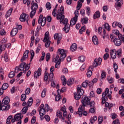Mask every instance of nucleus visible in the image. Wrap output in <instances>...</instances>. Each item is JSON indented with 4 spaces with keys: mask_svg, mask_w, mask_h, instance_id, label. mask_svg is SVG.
<instances>
[{
    "mask_svg": "<svg viewBox=\"0 0 124 124\" xmlns=\"http://www.w3.org/2000/svg\"><path fill=\"white\" fill-rule=\"evenodd\" d=\"M81 23L82 24V25L88 24V18L86 16L84 18H81Z\"/></svg>",
    "mask_w": 124,
    "mask_h": 124,
    "instance_id": "35",
    "label": "nucleus"
},
{
    "mask_svg": "<svg viewBox=\"0 0 124 124\" xmlns=\"http://www.w3.org/2000/svg\"><path fill=\"white\" fill-rule=\"evenodd\" d=\"M27 99V95L26 94H22L21 96V101H25Z\"/></svg>",
    "mask_w": 124,
    "mask_h": 124,
    "instance_id": "52",
    "label": "nucleus"
},
{
    "mask_svg": "<svg viewBox=\"0 0 124 124\" xmlns=\"http://www.w3.org/2000/svg\"><path fill=\"white\" fill-rule=\"evenodd\" d=\"M110 55L111 59L115 60L117 58V50L115 49H112L110 51Z\"/></svg>",
    "mask_w": 124,
    "mask_h": 124,
    "instance_id": "14",
    "label": "nucleus"
},
{
    "mask_svg": "<svg viewBox=\"0 0 124 124\" xmlns=\"http://www.w3.org/2000/svg\"><path fill=\"white\" fill-rule=\"evenodd\" d=\"M92 41L94 44V45H98V39H97V37L96 36H93L92 37Z\"/></svg>",
    "mask_w": 124,
    "mask_h": 124,
    "instance_id": "27",
    "label": "nucleus"
},
{
    "mask_svg": "<svg viewBox=\"0 0 124 124\" xmlns=\"http://www.w3.org/2000/svg\"><path fill=\"white\" fill-rule=\"evenodd\" d=\"M77 93H78V94H80V95H83L84 94V90L82 89V86L81 85H78L77 86Z\"/></svg>",
    "mask_w": 124,
    "mask_h": 124,
    "instance_id": "20",
    "label": "nucleus"
},
{
    "mask_svg": "<svg viewBox=\"0 0 124 124\" xmlns=\"http://www.w3.org/2000/svg\"><path fill=\"white\" fill-rule=\"evenodd\" d=\"M70 30V25L69 24H66L65 25L64 27L63 28V31H65V32L67 33Z\"/></svg>",
    "mask_w": 124,
    "mask_h": 124,
    "instance_id": "25",
    "label": "nucleus"
},
{
    "mask_svg": "<svg viewBox=\"0 0 124 124\" xmlns=\"http://www.w3.org/2000/svg\"><path fill=\"white\" fill-rule=\"evenodd\" d=\"M14 119H15L16 122L22 121V119H23V115L21 113H17L15 115Z\"/></svg>",
    "mask_w": 124,
    "mask_h": 124,
    "instance_id": "17",
    "label": "nucleus"
},
{
    "mask_svg": "<svg viewBox=\"0 0 124 124\" xmlns=\"http://www.w3.org/2000/svg\"><path fill=\"white\" fill-rule=\"evenodd\" d=\"M10 102V99L8 97H5L2 101V104L7 105Z\"/></svg>",
    "mask_w": 124,
    "mask_h": 124,
    "instance_id": "21",
    "label": "nucleus"
},
{
    "mask_svg": "<svg viewBox=\"0 0 124 124\" xmlns=\"http://www.w3.org/2000/svg\"><path fill=\"white\" fill-rule=\"evenodd\" d=\"M44 118H45V119H46V122H50V116H49V115H46L45 116Z\"/></svg>",
    "mask_w": 124,
    "mask_h": 124,
    "instance_id": "64",
    "label": "nucleus"
},
{
    "mask_svg": "<svg viewBox=\"0 0 124 124\" xmlns=\"http://www.w3.org/2000/svg\"><path fill=\"white\" fill-rule=\"evenodd\" d=\"M114 43L116 46H121L122 44V41L119 39H114Z\"/></svg>",
    "mask_w": 124,
    "mask_h": 124,
    "instance_id": "26",
    "label": "nucleus"
},
{
    "mask_svg": "<svg viewBox=\"0 0 124 124\" xmlns=\"http://www.w3.org/2000/svg\"><path fill=\"white\" fill-rule=\"evenodd\" d=\"M85 107L84 106L83 108V106H79L78 108V111L77 112V114H79V116L80 117L82 116V115H83L84 116H87L88 113H87V111H85Z\"/></svg>",
    "mask_w": 124,
    "mask_h": 124,
    "instance_id": "7",
    "label": "nucleus"
},
{
    "mask_svg": "<svg viewBox=\"0 0 124 124\" xmlns=\"http://www.w3.org/2000/svg\"><path fill=\"white\" fill-rule=\"evenodd\" d=\"M62 61L63 62V59L62 58H61L59 55H57L55 59H54L53 62H58V63H60Z\"/></svg>",
    "mask_w": 124,
    "mask_h": 124,
    "instance_id": "23",
    "label": "nucleus"
},
{
    "mask_svg": "<svg viewBox=\"0 0 124 124\" xmlns=\"http://www.w3.org/2000/svg\"><path fill=\"white\" fill-rule=\"evenodd\" d=\"M50 57H51V54L49 53H46V62H48L50 60Z\"/></svg>",
    "mask_w": 124,
    "mask_h": 124,
    "instance_id": "58",
    "label": "nucleus"
},
{
    "mask_svg": "<svg viewBox=\"0 0 124 124\" xmlns=\"http://www.w3.org/2000/svg\"><path fill=\"white\" fill-rule=\"evenodd\" d=\"M122 4H123V2L122 1H117L115 4V8H116V9H119L122 7Z\"/></svg>",
    "mask_w": 124,
    "mask_h": 124,
    "instance_id": "30",
    "label": "nucleus"
},
{
    "mask_svg": "<svg viewBox=\"0 0 124 124\" xmlns=\"http://www.w3.org/2000/svg\"><path fill=\"white\" fill-rule=\"evenodd\" d=\"M44 109L47 111L48 112V111H50V112H52V111H53V109H50V107H49V105H48V104H46L45 105V108Z\"/></svg>",
    "mask_w": 124,
    "mask_h": 124,
    "instance_id": "39",
    "label": "nucleus"
},
{
    "mask_svg": "<svg viewBox=\"0 0 124 124\" xmlns=\"http://www.w3.org/2000/svg\"><path fill=\"white\" fill-rule=\"evenodd\" d=\"M12 11H13V8H11L8 11H7L6 14V17L8 18V17L10 16L11 14L12 13Z\"/></svg>",
    "mask_w": 124,
    "mask_h": 124,
    "instance_id": "31",
    "label": "nucleus"
},
{
    "mask_svg": "<svg viewBox=\"0 0 124 124\" xmlns=\"http://www.w3.org/2000/svg\"><path fill=\"white\" fill-rule=\"evenodd\" d=\"M61 80L62 81V84L63 86H65L66 85V78H65V77L64 76H62L61 77Z\"/></svg>",
    "mask_w": 124,
    "mask_h": 124,
    "instance_id": "32",
    "label": "nucleus"
},
{
    "mask_svg": "<svg viewBox=\"0 0 124 124\" xmlns=\"http://www.w3.org/2000/svg\"><path fill=\"white\" fill-rule=\"evenodd\" d=\"M45 44V46L46 48H48V47L50 46V44H51V41L50 40L46 41Z\"/></svg>",
    "mask_w": 124,
    "mask_h": 124,
    "instance_id": "56",
    "label": "nucleus"
},
{
    "mask_svg": "<svg viewBox=\"0 0 124 124\" xmlns=\"http://www.w3.org/2000/svg\"><path fill=\"white\" fill-rule=\"evenodd\" d=\"M47 92V89L46 88L44 89L42 93H41V96L42 97H45L46 96V93Z\"/></svg>",
    "mask_w": 124,
    "mask_h": 124,
    "instance_id": "45",
    "label": "nucleus"
},
{
    "mask_svg": "<svg viewBox=\"0 0 124 124\" xmlns=\"http://www.w3.org/2000/svg\"><path fill=\"white\" fill-rule=\"evenodd\" d=\"M62 35L58 33H55L54 34V39L57 40V45H59L60 44V42L61 40H62Z\"/></svg>",
    "mask_w": 124,
    "mask_h": 124,
    "instance_id": "15",
    "label": "nucleus"
},
{
    "mask_svg": "<svg viewBox=\"0 0 124 124\" xmlns=\"http://www.w3.org/2000/svg\"><path fill=\"white\" fill-rule=\"evenodd\" d=\"M13 116L12 115H10L9 116H8V117L7 119V121L6 123H7V124H10V120H11V119H13Z\"/></svg>",
    "mask_w": 124,
    "mask_h": 124,
    "instance_id": "55",
    "label": "nucleus"
},
{
    "mask_svg": "<svg viewBox=\"0 0 124 124\" xmlns=\"http://www.w3.org/2000/svg\"><path fill=\"white\" fill-rule=\"evenodd\" d=\"M8 87H9L8 84L5 83L2 85L1 89L2 90H4L5 91V90H6L7 88H8Z\"/></svg>",
    "mask_w": 124,
    "mask_h": 124,
    "instance_id": "48",
    "label": "nucleus"
},
{
    "mask_svg": "<svg viewBox=\"0 0 124 124\" xmlns=\"http://www.w3.org/2000/svg\"><path fill=\"white\" fill-rule=\"evenodd\" d=\"M29 15L27 14H22L20 15L19 19L21 22H25V21L28 22V21H29Z\"/></svg>",
    "mask_w": 124,
    "mask_h": 124,
    "instance_id": "10",
    "label": "nucleus"
},
{
    "mask_svg": "<svg viewBox=\"0 0 124 124\" xmlns=\"http://www.w3.org/2000/svg\"><path fill=\"white\" fill-rule=\"evenodd\" d=\"M118 38L120 40L122 41L123 43H124V35H122L121 34H119L118 35Z\"/></svg>",
    "mask_w": 124,
    "mask_h": 124,
    "instance_id": "51",
    "label": "nucleus"
},
{
    "mask_svg": "<svg viewBox=\"0 0 124 124\" xmlns=\"http://www.w3.org/2000/svg\"><path fill=\"white\" fill-rule=\"evenodd\" d=\"M100 17V13L99 12V11H96L93 16V18L94 20H95V19H97V18H99Z\"/></svg>",
    "mask_w": 124,
    "mask_h": 124,
    "instance_id": "28",
    "label": "nucleus"
},
{
    "mask_svg": "<svg viewBox=\"0 0 124 124\" xmlns=\"http://www.w3.org/2000/svg\"><path fill=\"white\" fill-rule=\"evenodd\" d=\"M113 68L114 69V72L117 73V69H118V65L116 63H113Z\"/></svg>",
    "mask_w": 124,
    "mask_h": 124,
    "instance_id": "60",
    "label": "nucleus"
},
{
    "mask_svg": "<svg viewBox=\"0 0 124 124\" xmlns=\"http://www.w3.org/2000/svg\"><path fill=\"white\" fill-rule=\"evenodd\" d=\"M6 47V46L5 45V44L0 45V53H1L2 51H4V50H5Z\"/></svg>",
    "mask_w": 124,
    "mask_h": 124,
    "instance_id": "40",
    "label": "nucleus"
},
{
    "mask_svg": "<svg viewBox=\"0 0 124 124\" xmlns=\"http://www.w3.org/2000/svg\"><path fill=\"white\" fill-rule=\"evenodd\" d=\"M44 81H45L46 85H48L50 83V77L49 73L48 72L45 71V78Z\"/></svg>",
    "mask_w": 124,
    "mask_h": 124,
    "instance_id": "16",
    "label": "nucleus"
},
{
    "mask_svg": "<svg viewBox=\"0 0 124 124\" xmlns=\"http://www.w3.org/2000/svg\"><path fill=\"white\" fill-rule=\"evenodd\" d=\"M28 108H29L28 107H24L22 109V114H26V113H27V111H28Z\"/></svg>",
    "mask_w": 124,
    "mask_h": 124,
    "instance_id": "50",
    "label": "nucleus"
},
{
    "mask_svg": "<svg viewBox=\"0 0 124 124\" xmlns=\"http://www.w3.org/2000/svg\"><path fill=\"white\" fill-rule=\"evenodd\" d=\"M17 33H18V29L14 28L11 31L10 35L11 36H15Z\"/></svg>",
    "mask_w": 124,
    "mask_h": 124,
    "instance_id": "24",
    "label": "nucleus"
},
{
    "mask_svg": "<svg viewBox=\"0 0 124 124\" xmlns=\"http://www.w3.org/2000/svg\"><path fill=\"white\" fill-rule=\"evenodd\" d=\"M77 49V45L75 43L73 44L70 47V50L72 52H75Z\"/></svg>",
    "mask_w": 124,
    "mask_h": 124,
    "instance_id": "29",
    "label": "nucleus"
},
{
    "mask_svg": "<svg viewBox=\"0 0 124 124\" xmlns=\"http://www.w3.org/2000/svg\"><path fill=\"white\" fill-rule=\"evenodd\" d=\"M32 98L30 97L28 100V102L27 103V104L29 107H31V104H32Z\"/></svg>",
    "mask_w": 124,
    "mask_h": 124,
    "instance_id": "41",
    "label": "nucleus"
},
{
    "mask_svg": "<svg viewBox=\"0 0 124 124\" xmlns=\"http://www.w3.org/2000/svg\"><path fill=\"white\" fill-rule=\"evenodd\" d=\"M82 7V3L78 1V5L77 6V10L75 11V17H74L70 21V26L71 27H73L74 26L75 24H76V22H77L78 20V16H79V11Z\"/></svg>",
    "mask_w": 124,
    "mask_h": 124,
    "instance_id": "1",
    "label": "nucleus"
},
{
    "mask_svg": "<svg viewBox=\"0 0 124 124\" xmlns=\"http://www.w3.org/2000/svg\"><path fill=\"white\" fill-rule=\"evenodd\" d=\"M103 27H104L108 31H110L111 30V28L108 23H105V24L103 25Z\"/></svg>",
    "mask_w": 124,
    "mask_h": 124,
    "instance_id": "42",
    "label": "nucleus"
},
{
    "mask_svg": "<svg viewBox=\"0 0 124 124\" xmlns=\"http://www.w3.org/2000/svg\"><path fill=\"white\" fill-rule=\"evenodd\" d=\"M15 76V73L13 71L11 72L8 75L9 78H13Z\"/></svg>",
    "mask_w": 124,
    "mask_h": 124,
    "instance_id": "53",
    "label": "nucleus"
},
{
    "mask_svg": "<svg viewBox=\"0 0 124 124\" xmlns=\"http://www.w3.org/2000/svg\"><path fill=\"white\" fill-rule=\"evenodd\" d=\"M41 68H39L37 71L34 72V77L35 79H37V78L41 75Z\"/></svg>",
    "mask_w": 124,
    "mask_h": 124,
    "instance_id": "19",
    "label": "nucleus"
},
{
    "mask_svg": "<svg viewBox=\"0 0 124 124\" xmlns=\"http://www.w3.org/2000/svg\"><path fill=\"white\" fill-rule=\"evenodd\" d=\"M117 55L118 58H121L122 57V48L118 49L116 51Z\"/></svg>",
    "mask_w": 124,
    "mask_h": 124,
    "instance_id": "46",
    "label": "nucleus"
},
{
    "mask_svg": "<svg viewBox=\"0 0 124 124\" xmlns=\"http://www.w3.org/2000/svg\"><path fill=\"white\" fill-rule=\"evenodd\" d=\"M33 8V10H35L36 11L37 8H38V5L36 3H33L31 7V10H32V8Z\"/></svg>",
    "mask_w": 124,
    "mask_h": 124,
    "instance_id": "33",
    "label": "nucleus"
},
{
    "mask_svg": "<svg viewBox=\"0 0 124 124\" xmlns=\"http://www.w3.org/2000/svg\"><path fill=\"white\" fill-rule=\"evenodd\" d=\"M38 110L40 117H43V116L46 114V110L44 109V104H41Z\"/></svg>",
    "mask_w": 124,
    "mask_h": 124,
    "instance_id": "9",
    "label": "nucleus"
},
{
    "mask_svg": "<svg viewBox=\"0 0 124 124\" xmlns=\"http://www.w3.org/2000/svg\"><path fill=\"white\" fill-rule=\"evenodd\" d=\"M64 9L62 6H61V8L58 10V13L57 15V19L60 20L61 24L62 23L64 19Z\"/></svg>",
    "mask_w": 124,
    "mask_h": 124,
    "instance_id": "3",
    "label": "nucleus"
},
{
    "mask_svg": "<svg viewBox=\"0 0 124 124\" xmlns=\"http://www.w3.org/2000/svg\"><path fill=\"white\" fill-rule=\"evenodd\" d=\"M46 9H47V10H50V9L52 8V7L51 6V3H50V2L46 3Z\"/></svg>",
    "mask_w": 124,
    "mask_h": 124,
    "instance_id": "54",
    "label": "nucleus"
},
{
    "mask_svg": "<svg viewBox=\"0 0 124 124\" xmlns=\"http://www.w3.org/2000/svg\"><path fill=\"white\" fill-rule=\"evenodd\" d=\"M29 53H30V51L29 50H27L24 52L23 57L20 60L21 62H23L26 61V59H28V57H29Z\"/></svg>",
    "mask_w": 124,
    "mask_h": 124,
    "instance_id": "13",
    "label": "nucleus"
},
{
    "mask_svg": "<svg viewBox=\"0 0 124 124\" xmlns=\"http://www.w3.org/2000/svg\"><path fill=\"white\" fill-rule=\"evenodd\" d=\"M74 93L75 99H76V100H79V99L81 98V96L82 95H80V94H78V93Z\"/></svg>",
    "mask_w": 124,
    "mask_h": 124,
    "instance_id": "36",
    "label": "nucleus"
},
{
    "mask_svg": "<svg viewBox=\"0 0 124 124\" xmlns=\"http://www.w3.org/2000/svg\"><path fill=\"white\" fill-rule=\"evenodd\" d=\"M6 34V32L4 30H1L0 31V35H5Z\"/></svg>",
    "mask_w": 124,
    "mask_h": 124,
    "instance_id": "63",
    "label": "nucleus"
},
{
    "mask_svg": "<svg viewBox=\"0 0 124 124\" xmlns=\"http://www.w3.org/2000/svg\"><path fill=\"white\" fill-rule=\"evenodd\" d=\"M30 64H31L30 63L28 64H27L25 62H22L19 65V67L16 66L15 68V72H17L19 71H19H23V70L24 73H26V71L30 69Z\"/></svg>",
    "mask_w": 124,
    "mask_h": 124,
    "instance_id": "2",
    "label": "nucleus"
},
{
    "mask_svg": "<svg viewBox=\"0 0 124 124\" xmlns=\"http://www.w3.org/2000/svg\"><path fill=\"white\" fill-rule=\"evenodd\" d=\"M95 104V103H94V101H92L91 102H89V104H87V105H90V107H91V108H95L94 107V105Z\"/></svg>",
    "mask_w": 124,
    "mask_h": 124,
    "instance_id": "49",
    "label": "nucleus"
},
{
    "mask_svg": "<svg viewBox=\"0 0 124 124\" xmlns=\"http://www.w3.org/2000/svg\"><path fill=\"white\" fill-rule=\"evenodd\" d=\"M67 53V50H65L63 49H61L59 48L58 50V52H57V55H60V57L61 58V59H62L63 60L66 58V54Z\"/></svg>",
    "mask_w": 124,
    "mask_h": 124,
    "instance_id": "5",
    "label": "nucleus"
},
{
    "mask_svg": "<svg viewBox=\"0 0 124 124\" xmlns=\"http://www.w3.org/2000/svg\"><path fill=\"white\" fill-rule=\"evenodd\" d=\"M48 35H49V33L48 32H46L45 34L44 42H46V41H48V40H49Z\"/></svg>",
    "mask_w": 124,
    "mask_h": 124,
    "instance_id": "37",
    "label": "nucleus"
},
{
    "mask_svg": "<svg viewBox=\"0 0 124 124\" xmlns=\"http://www.w3.org/2000/svg\"><path fill=\"white\" fill-rule=\"evenodd\" d=\"M91 100V98L90 97H87L86 96H83L82 98L81 99V103L82 105V108H84V106H87V104L90 103V101Z\"/></svg>",
    "mask_w": 124,
    "mask_h": 124,
    "instance_id": "4",
    "label": "nucleus"
},
{
    "mask_svg": "<svg viewBox=\"0 0 124 124\" xmlns=\"http://www.w3.org/2000/svg\"><path fill=\"white\" fill-rule=\"evenodd\" d=\"M109 93V88H107L106 89L105 92H104L102 95V103L104 104L107 100H108V98L107 97V93Z\"/></svg>",
    "mask_w": 124,
    "mask_h": 124,
    "instance_id": "6",
    "label": "nucleus"
},
{
    "mask_svg": "<svg viewBox=\"0 0 124 124\" xmlns=\"http://www.w3.org/2000/svg\"><path fill=\"white\" fill-rule=\"evenodd\" d=\"M88 84H89V80H86L85 82H83L82 83V86L83 88H87V86H88Z\"/></svg>",
    "mask_w": 124,
    "mask_h": 124,
    "instance_id": "47",
    "label": "nucleus"
},
{
    "mask_svg": "<svg viewBox=\"0 0 124 124\" xmlns=\"http://www.w3.org/2000/svg\"><path fill=\"white\" fill-rule=\"evenodd\" d=\"M92 70H93V67L90 66L87 73V76L89 78H90V77L93 75V72L92 71Z\"/></svg>",
    "mask_w": 124,
    "mask_h": 124,
    "instance_id": "22",
    "label": "nucleus"
},
{
    "mask_svg": "<svg viewBox=\"0 0 124 124\" xmlns=\"http://www.w3.org/2000/svg\"><path fill=\"white\" fill-rule=\"evenodd\" d=\"M73 84H74V78H70L67 81V85H68V86H70L71 85H73Z\"/></svg>",
    "mask_w": 124,
    "mask_h": 124,
    "instance_id": "34",
    "label": "nucleus"
},
{
    "mask_svg": "<svg viewBox=\"0 0 124 124\" xmlns=\"http://www.w3.org/2000/svg\"><path fill=\"white\" fill-rule=\"evenodd\" d=\"M85 60H86V58L84 56H80L78 58V61L80 62H85Z\"/></svg>",
    "mask_w": 124,
    "mask_h": 124,
    "instance_id": "44",
    "label": "nucleus"
},
{
    "mask_svg": "<svg viewBox=\"0 0 124 124\" xmlns=\"http://www.w3.org/2000/svg\"><path fill=\"white\" fill-rule=\"evenodd\" d=\"M9 108H10V105H8L5 106L0 102V111H1V110H2V111H7L9 110Z\"/></svg>",
    "mask_w": 124,
    "mask_h": 124,
    "instance_id": "12",
    "label": "nucleus"
},
{
    "mask_svg": "<svg viewBox=\"0 0 124 124\" xmlns=\"http://www.w3.org/2000/svg\"><path fill=\"white\" fill-rule=\"evenodd\" d=\"M56 116L61 119L62 117V112L61 110H58L57 113H56Z\"/></svg>",
    "mask_w": 124,
    "mask_h": 124,
    "instance_id": "43",
    "label": "nucleus"
},
{
    "mask_svg": "<svg viewBox=\"0 0 124 124\" xmlns=\"http://www.w3.org/2000/svg\"><path fill=\"white\" fill-rule=\"evenodd\" d=\"M95 112V108H91L89 109V113L93 114Z\"/></svg>",
    "mask_w": 124,
    "mask_h": 124,
    "instance_id": "62",
    "label": "nucleus"
},
{
    "mask_svg": "<svg viewBox=\"0 0 124 124\" xmlns=\"http://www.w3.org/2000/svg\"><path fill=\"white\" fill-rule=\"evenodd\" d=\"M38 23L41 24L42 27H44L46 24V17H43V15H41L39 17Z\"/></svg>",
    "mask_w": 124,
    "mask_h": 124,
    "instance_id": "8",
    "label": "nucleus"
},
{
    "mask_svg": "<svg viewBox=\"0 0 124 124\" xmlns=\"http://www.w3.org/2000/svg\"><path fill=\"white\" fill-rule=\"evenodd\" d=\"M101 77L102 79H104L106 78V72H102L101 75Z\"/></svg>",
    "mask_w": 124,
    "mask_h": 124,
    "instance_id": "61",
    "label": "nucleus"
},
{
    "mask_svg": "<svg viewBox=\"0 0 124 124\" xmlns=\"http://www.w3.org/2000/svg\"><path fill=\"white\" fill-rule=\"evenodd\" d=\"M35 13H36V11L33 10V8L32 7L31 11L30 14V16L31 17V18H33L34 15H35Z\"/></svg>",
    "mask_w": 124,
    "mask_h": 124,
    "instance_id": "38",
    "label": "nucleus"
},
{
    "mask_svg": "<svg viewBox=\"0 0 124 124\" xmlns=\"http://www.w3.org/2000/svg\"><path fill=\"white\" fill-rule=\"evenodd\" d=\"M98 121L99 124H102V122H103V117L99 116L98 118Z\"/></svg>",
    "mask_w": 124,
    "mask_h": 124,
    "instance_id": "59",
    "label": "nucleus"
},
{
    "mask_svg": "<svg viewBox=\"0 0 124 124\" xmlns=\"http://www.w3.org/2000/svg\"><path fill=\"white\" fill-rule=\"evenodd\" d=\"M61 98H62V96L60 94H57L55 97V100L56 101H59L61 100Z\"/></svg>",
    "mask_w": 124,
    "mask_h": 124,
    "instance_id": "57",
    "label": "nucleus"
},
{
    "mask_svg": "<svg viewBox=\"0 0 124 124\" xmlns=\"http://www.w3.org/2000/svg\"><path fill=\"white\" fill-rule=\"evenodd\" d=\"M55 70V67L51 66L50 69V73L49 74V78L51 81H53L54 80V73L53 72Z\"/></svg>",
    "mask_w": 124,
    "mask_h": 124,
    "instance_id": "18",
    "label": "nucleus"
},
{
    "mask_svg": "<svg viewBox=\"0 0 124 124\" xmlns=\"http://www.w3.org/2000/svg\"><path fill=\"white\" fill-rule=\"evenodd\" d=\"M102 62V59L101 58H99L98 59H95L93 64V67H96L99 64L100 65Z\"/></svg>",
    "mask_w": 124,
    "mask_h": 124,
    "instance_id": "11",
    "label": "nucleus"
}]
</instances>
